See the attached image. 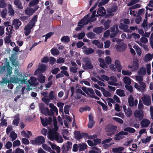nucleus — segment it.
I'll use <instances>...</instances> for the list:
<instances>
[{
  "mask_svg": "<svg viewBox=\"0 0 153 153\" xmlns=\"http://www.w3.org/2000/svg\"><path fill=\"white\" fill-rule=\"evenodd\" d=\"M95 13H96V11H94L92 13L91 17L90 18H89L90 16L89 14H88L85 16L82 20L78 22V26H83L84 25L88 24L90 22H91L95 21L96 19V18H95Z\"/></svg>",
  "mask_w": 153,
  "mask_h": 153,
  "instance_id": "7ed1b4c3",
  "label": "nucleus"
},
{
  "mask_svg": "<svg viewBox=\"0 0 153 153\" xmlns=\"http://www.w3.org/2000/svg\"><path fill=\"white\" fill-rule=\"evenodd\" d=\"M14 4L19 9H23V7L22 6V4L19 0H15L14 1Z\"/></svg>",
  "mask_w": 153,
  "mask_h": 153,
  "instance_id": "79ce46f5",
  "label": "nucleus"
},
{
  "mask_svg": "<svg viewBox=\"0 0 153 153\" xmlns=\"http://www.w3.org/2000/svg\"><path fill=\"white\" fill-rule=\"evenodd\" d=\"M21 134L22 136L27 138H29L32 135L31 132L28 131H27L26 132L24 131H21Z\"/></svg>",
  "mask_w": 153,
  "mask_h": 153,
  "instance_id": "c85d7f7f",
  "label": "nucleus"
},
{
  "mask_svg": "<svg viewBox=\"0 0 153 153\" xmlns=\"http://www.w3.org/2000/svg\"><path fill=\"white\" fill-rule=\"evenodd\" d=\"M153 58V54L148 53L145 56L144 60L146 62H147L152 60Z\"/></svg>",
  "mask_w": 153,
  "mask_h": 153,
  "instance_id": "7c9ffc66",
  "label": "nucleus"
},
{
  "mask_svg": "<svg viewBox=\"0 0 153 153\" xmlns=\"http://www.w3.org/2000/svg\"><path fill=\"white\" fill-rule=\"evenodd\" d=\"M143 103L145 105L149 106L151 104V100L150 96L147 94H144L141 97Z\"/></svg>",
  "mask_w": 153,
  "mask_h": 153,
  "instance_id": "0eeeda50",
  "label": "nucleus"
},
{
  "mask_svg": "<svg viewBox=\"0 0 153 153\" xmlns=\"http://www.w3.org/2000/svg\"><path fill=\"white\" fill-rule=\"evenodd\" d=\"M39 0H32L29 3L30 7H33L36 5L39 2Z\"/></svg>",
  "mask_w": 153,
  "mask_h": 153,
  "instance_id": "c03bdc74",
  "label": "nucleus"
},
{
  "mask_svg": "<svg viewBox=\"0 0 153 153\" xmlns=\"http://www.w3.org/2000/svg\"><path fill=\"white\" fill-rule=\"evenodd\" d=\"M116 128L117 127L116 126L108 125L106 127L105 130L107 132V135H110L114 133Z\"/></svg>",
  "mask_w": 153,
  "mask_h": 153,
  "instance_id": "9d476101",
  "label": "nucleus"
},
{
  "mask_svg": "<svg viewBox=\"0 0 153 153\" xmlns=\"http://www.w3.org/2000/svg\"><path fill=\"white\" fill-rule=\"evenodd\" d=\"M86 36L88 38L91 39H94L95 37V35L93 32H89L87 33Z\"/></svg>",
  "mask_w": 153,
  "mask_h": 153,
  "instance_id": "6e6d98bb",
  "label": "nucleus"
},
{
  "mask_svg": "<svg viewBox=\"0 0 153 153\" xmlns=\"http://www.w3.org/2000/svg\"><path fill=\"white\" fill-rule=\"evenodd\" d=\"M110 31L111 32H118V30L117 25H115L111 27L110 29Z\"/></svg>",
  "mask_w": 153,
  "mask_h": 153,
  "instance_id": "680f3d73",
  "label": "nucleus"
},
{
  "mask_svg": "<svg viewBox=\"0 0 153 153\" xmlns=\"http://www.w3.org/2000/svg\"><path fill=\"white\" fill-rule=\"evenodd\" d=\"M106 13L105 10L103 7H100L99 8L98 10L97 11V15H95V17L99 16H102Z\"/></svg>",
  "mask_w": 153,
  "mask_h": 153,
  "instance_id": "4be33fe9",
  "label": "nucleus"
},
{
  "mask_svg": "<svg viewBox=\"0 0 153 153\" xmlns=\"http://www.w3.org/2000/svg\"><path fill=\"white\" fill-rule=\"evenodd\" d=\"M22 24L21 22L18 19H15L12 22V25L16 30H18Z\"/></svg>",
  "mask_w": 153,
  "mask_h": 153,
  "instance_id": "4468645a",
  "label": "nucleus"
},
{
  "mask_svg": "<svg viewBox=\"0 0 153 153\" xmlns=\"http://www.w3.org/2000/svg\"><path fill=\"white\" fill-rule=\"evenodd\" d=\"M110 81L108 82V83L111 85H114V86H117L118 84L116 83L117 82L116 77L114 76H111L110 78Z\"/></svg>",
  "mask_w": 153,
  "mask_h": 153,
  "instance_id": "aec40b11",
  "label": "nucleus"
},
{
  "mask_svg": "<svg viewBox=\"0 0 153 153\" xmlns=\"http://www.w3.org/2000/svg\"><path fill=\"white\" fill-rule=\"evenodd\" d=\"M103 30V28L102 27H97L95 28L93 31L97 33H102Z\"/></svg>",
  "mask_w": 153,
  "mask_h": 153,
  "instance_id": "37998d69",
  "label": "nucleus"
},
{
  "mask_svg": "<svg viewBox=\"0 0 153 153\" xmlns=\"http://www.w3.org/2000/svg\"><path fill=\"white\" fill-rule=\"evenodd\" d=\"M134 116L140 119H142L143 117V114L142 111L137 110L134 113Z\"/></svg>",
  "mask_w": 153,
  "mask_h": 153,
  "instance_id": "5701e85b",
  "label": "nucleus"
},
{
  "mask_svg": "<svg viewBox=\"0 0 153 153\" xmlns=\"http://www.w3.org/2000/svg\"><path fill=\"white\" fill-rule=\"evenodd\" d=\"M41 112L45 115H53V112H50L49 110L47 108H44L42 107H40Z\"/></svg>",
  "mask_w": 153,
  "mask_h": 153,
  "instance_id": "a211bd4d",
  "label": "nucleus"
},
{
  "mask_svg": "<svg viewBox=\"0 0 153 153\" xmlns=\"http://www.w3.org/2000/svg\"><path fill=\"white\" fill-rule=\"evenodd\" d=\"M61 41L64 42H68L70 41L69 37L68 36H64L61 39Z\"/></svg>",
  "mask_w": 153,
  "mask_h": 153,
  "instance_id": "bf43d9fd",
  "label": "nucleus"
},
{
  "mask_svg": "<svg viewBox=\"0 0 153 153\" xmlns=\"http://www.w3.org/2000/svg\"><path fill=\"white\" fill-rule=\"evenodd\" d=\"M10 137L12 140H15L17 137V134L15 133L14 132L12 131L11 132L10 135Z\"/></svg>",
  "mask_w": 153,
  "mask_h": 153,
  "instance_id": "e2e57ef3",
  "label": "nucleus"
},
{
  "mask_svg": "<svg viewBox=\"0 0 153 153\" xmlns=\"http://www.w3.org/2000/svg\"><path fill=\"white\" fill-rule=\"evenodd\" d=\"M13 26L12 25L8 26L6 28V30L7 33V35H10L12 33V30L13 29Z\"/></svg>",
  "mask_w": 153,
  "mask_h": 153,
  "instance_id": "09e8293b",
  "label": "nucleus"
},
{
  "mask_svg": "<svg viewBox=\"0 0 153 153\" xmlns=\"http://www.w3.org/2000/svg\"><path fill=\"white\" fill-rule=\"evenodd\" d=\"M124 83L126 85H129L131 84V79L127 76H124L123 79Z\"/></svg>",
  "mask_w": 153,
  "mask_h": 153,
  "instance_id": "58836bf2",
  "label": "nucleus"
},
{
  "mask_svg": "<svg viewBox=\"0 0 153 153\" xmlns=\"http://www.w3.org/2000/svg\"><path fill=\"white\" fill-rule=\"evenodd\" d=\"M46 70V66L45 65L40 64L38 69L34 72V75H36L39 73H43Z\"/></svg>",
  "mask_w": 153,
  "mask_h": 153,
  "instance_id": "9b49d317",
  "label": "nucleus"
},
{
  "mask_svg": "<svg viewBox=\"0 0 153 153\" xmlns=\"http://www.w3.org/2000/svg\"><path fill=\"white\" fill-rule=\"evenodd\" d=\"M83 60L85 65V67L88 69H91L93 68V65L91 63L90 60L89 59L85 58H84Z\"/></svg>",
  "mask_w": 153,
  "mask_h": 153,
  "instance_id": "6ab92c4d",
  "label": "nucleus"
},
{
  "mask_svg": "<svg viewBox=\"0 0 153 153\" xmlns=\"http://www.w3.org/2000/svg\"><path fill=\"white\" fill-rule=\"evenodd\" d=\"M83 52L85 54L89 55L93 53L94 52V50L91 48H87L85 46H84L82 48Z\"/></svg>",
  "mask_w": 153,
  "mask_h": 153,
  "instance_id": "dca6fc26",
  "label": "nucleus"
},
{
  "mask_svg": "<svg viewBox=\"0 0 153 153\" xmlns=\"http://www.w3.org/2000/svg\"><path fill=\"white\" fill-rule=\"evenodd\" d=\"M151 140V136H147L146 139H143L141 140L142 142L143 143H146L150 141Z\"/></svg>",
  "mask_w": 153,
  "mask_h": 153,
  "instance_id": "69168bd1",
  "label": "nucleus"
},
{
  "mask_svg": "<svg viewBox=\"0 0 153 153\" xmlns=\"http://www.w3.org/2000/svg\"><path fill=\"white\" fill-rule=\"evenodd\" d=\"M87 145L84 143L80 144H79V151L84 150L86 149Z\"/></svg>",
  "mask_w": 153,
  "mask_h": 153,
  "instance_id": "de8ad7c7",
  "label": "nucleus"
},
{
  "mask_svg": "<svg viewBox=\"0 0 153 153\" xmlns=\"http://www.w3.org/2000/svg\"><path fill=\"white\" fill-rule=\"evenodd\" d=\"M76 92L77 94H79V97H77L76 99H79L80 98V95H85V94L80 89H77L76 90Z\"/></svg>",
  "mask_w": 153,
  "mask_h": 153,
  "instance_id": "5fc2aeb1",
  "label": "nucleus"
},
{
  "mask_svg": "<svg viewBox=\"0 0 153 153\" xmlns=\"http://www.w3.org/2000/svg\"><path fill=\"white\" fill-rule=\"evenodd\" d=\"M72 144L71 142L68 141L65 144L63 145L62 148V151L64 152H66L71 148Z\"/></svg>",
  "mask_w": 153,
  "mask_h": 153,
  "instance_id": "f8f14e48",
  "label": "nucleus"
},
{
  "mask_svg": "<svg viewBox=\"0 0 153 153\" xmlns=\"http://www.w3.org/2000/svg\"><path fill=\"white\" fill-rule=\"evenodd\" d=\"M7 59H4V61L6 62L5 65L3 66H0V74L2 73L5 71L6 68H7V72L8 75L10 76L12 74V68L10 65L9 63L7 61Z\"/></svg>",
  "mask_w": 153,
  "mask_h": 153,
  "instance_id": "39448f33",
  "label": "nucleus"
},
{
  "mask_svg": "<svg viewBox=\"0 0 153 153\" xmlns=\"http://www.w3.org/2000/svg\"><path fill=\"white\" fill-rule=\"evenodd\" d=\"M111 22V20H108L105 22L104 24V26L105 29H107L110 27V24Z\"/></svg>",
  "mask_w": 153,
  "mask_h": 153,
  "instance_id": "4d7b16f0",
  "label": "nucleus"
},
{
  "mask_svg": "<svg viewBox=\"0 0 153 153\" xmlns=\"http://www.w3.org/2000/svg\"><path fill=\"white\" fill-rule=\"evenodd\" d=\"M75 137L76 138L79 139L82 137V136L80 133L78 131H76L74 133Z\"/></svg>",
  "mask_w": 153,
  "mask_h": 153,
  "instance_id": "774afa93",
  "label": "nucleus"
},
{
  "mask_svg": "<svg viewBox=\"0 0 153 153\" xmlns=\"http://www.w3.org/2000/svg\"><path fill=\"white\" fill-rule=\"evenodd\" d=\"M138 62L139 60L137 59H134L132 62L131 65H128V68H131L132 71L137 70L139 67Z\"/></svg>",
  "mask_w": 153,
  "mask_h": 153,
  "instance_id": "6e6552de",
  "label": "nucleus"
},
{
  "mask_svg": "<svg viewBox=\"0 0 153 153\" xmlns=\"http://www.w3.org/2000/svg\"><path fill=\"white\" fill-rule=\"evenodd\" d=\"M14 75L10 80L7 78H3L2 81H0V85H3L4 84H7L8 83V86L10 89L13 88V86L11 82H16L23 84L24 82V77L22 74L18 71V69H16L14 72Z\"/></svg>",
  "mask_w": 153,
  "mask_h": 153,
  "instance_id": "f257e3e1",
  "label": "nucleus"
},
{
  "mask_svg": "<svg viewBox=\"0 0 153 153\" xmlns=\"http://www.w3.org/2000/svg\"><path fill=\"white\" fill-rule=\"evenodd\" d=\"M28 83L29 85H28L27 87H28V88H26V90H27L28 91H30L32 89L31 88H30V87L32 85L35 86L37 85L38 83L36 79L34 77H31L30 78V80H29Z\"/></svg>",
  "mask_w": 153,
  "mask_h": 153,
  "instance_id": "1a4fd4ad",
  "label": "nucleus"
},
{
  "mask_svg": "<svg viewBox=\"0 0 153 153\" xmlns=\"http://www.w3.org/2000/svg\"><path fill=\"white\" fill-rule=\"evenodd\" d=\"M93 119V118L92 115L91 114H89V122L88 125V126L89 128H92L94 123Z\"/></svg>",
  "mask_w": 153,
  "mask_h": 153,
  "instance_id": "c756f323",
  "label": "nucleus"
},
{
  "mask_svg": "<svg viewBox=\"0 0 153 153\" xmlns=\"http://www.w3.org/2000/svg\"><path fill=\"white\" fill-rule=\"evenodd\" d=\"M43 148L45 150L49 152L51 151V149L50 147L45 144H43L42 145Z\"/></svg>",
  "mask_w": 153,
  "mask_h": 153,
  "instance_id": "8fccbe9b",
  "label": "nucleus"
},
{
  "mask_svg": "<svg viewBox=\"0 0 153 153\" xmlns=\"http://www.w3.org/2000/svg\"><path fill=\"white\" fill-rule=\"evenodd\" d=\"M115 47L118 51L123 52L126 48V45L124 43H119L116 45Z\"/></svg>",
  "mask_w": 153,
  "mask_h": 153,
  "instance_id": "ddd939ff",
  "label": "nucleus"
},
{
  "mask_svg": "<svg viewBox=\"0 0 153 153\" xmlns=\"http://www.w3.org/2000/svg\"><path fill=\"white\" fill-rule=\"evenodd\" d=\"M49 98L51 100H55L56 98V96L53 91H51L49 94Z\"/></svg>",
  "mask_w": 153,
  "mask_h": 153,
  "instance_id": "f704fd0d",
  "label": "nucleus"
},
{
  "mask_svg": "<svg viewBox=\"0 0 153 153\" xmlns=\"http://www.w3.org/2000/svg\"><path fill=\"white\" fill-rule=\"evenodd\" d=\"M39 8L38 6H36L34 9L31 8H27L25 10V12L26 14L29 16L32 15Z\"/></svg>",
  "mask_w": 153,
  "mask_h": 153,
  "instance_id": "2eb2a0df",
  "label": "nucleus"
},
{
  "mask_svg": "<svg viewBox=\"0 0 153 153\" xmlns=\"http://www.w3.org/2000/svg\"><path fill=\"white\" fill-rule=\"evenodd\" d=\"M8 7H9V15L10 16H13L14 14V11L13 9L12 8V6L11 4L8 5Z\"/></svg>",
  "mask_w": 153,
  "mask_h": 153,
  "instance_id": "052dcab7",
  "label": "nucleus"
},
{
  "mask_svg": "<svg viewBox=\"0 0 153 153\" xmlns=\"http://www.w3.org/2000/svg\"><path fill=\"white\" fill-rule=\"evenodd\" d=\"M49 107L51 108V111H53L54 112L56 113V114L57 115L58 114V110L56 107L54 106V105L52 103H51L49 104Z\"/></svg>",
  "mask_w": 153,
  "mask_h": 153,
  "instance_id": "72a5a7b5",
  "label": "nucleus"
},
{
  "mask_svg": "<svg viewBox=\"0 0 153 153\" xmlns=\"http://www.w3.org/2000/svg\"><path fill=\"white\" fill-rule=\"evenodd\" d=\"M45 142L44 138L42 136L37 137L34 140L30 141V143L33 145H40L42 144Z\"/></svg>",
  "mask_w": 153,
  "mask_h": 153,
  "instance_id": "423d86ee",
  "label": "nucleus"
},
{
  "mask_svg": "<svg viewBox=\"0 0 153 153\" xmlns=\"http://www.w3.org/2000/svg\"><path fill=\"white\" fill-rule=\"evenodd\" d=\"M101 89L103 94L104 96L107 97L111 96V94L110 92L108 91H106L103 88H101Z\"/></svg>",
  "mask_w": 153,
  "mask_h": 153,
  "instance_id": "4c0bfd02",
  "label": "nucleus"
},
{
  "mask_svg": "<svg viewBox=\"0 0 153 153\" xmlns=\"http://www.w3.org/2000/svg\"><path fill=\"white\" fill-rule=\"evenodd\" d=\"M97 77L99 79L101 80H103V79L107 81L109 80V78L107 76L105 75L101 76V77L99 76H97Z\"/></svg>",
  "mask_w": 153,
  "mask_h": 153,
  "instance_id": "13d9d810",
  "label": "nucleus"
},
{
  "mask_svg": "<svg viewBox=\"0 0 153 153\" xmlns=\"http://www.w3.org/2000/svg\"><path fill=\"white\" fill-rule=\"evenodd\" d=\"M92 43L96 46L98 48H102L103 47V44L102 42L99 41L98 40H94Z\"/></svg>",
  "mask_w": 153,
  "mask_h": 153,
  "instance_id": "bb28decb",
  "label": "nucleus"
},
{
  "mask_svg": "<svg viewBox=\"0 0 153 153\" xmlns=\"http://www.w3.org/2000/svg\"><path fill=\"white\" fill-rule=\"evenodd\" d=\"M150 121L148 119H144L141 122L140 124L142 128L147 127L150 124Z\"/></svg>",
  "mask_w": 153,
  "mask_h": 153,
  "instance_id": "b1692460",
  "label": "nucleus"
},
{
  "mask_svg": "<svg viewBox=\"0 0 153 153\" xmlns=\"http://www.w3.org/2000/svg\"><path fill=\"white\" fill-rule=\"evenodd\" d=\"M123 108L124 109V111L125 112V114L128 117H130L132 114V111L131 108H128L126 111V110L125 106H123Z\"/></svg>",
  "mask_w": 153,
  "mask_h": 153,
  "instance_id": "2f4dec72",
  "label": "nucleus"
},
{
  "mask_svg": "<svg viewBox=\"0 0 153 153\" xmlns=\"http://www.w3.org/2000/svg\"><path fill=\"white\" fill-rule=\"evenodd\" d=\"M128 134L126 132L121 131L116 134L114 139L116 140H118L122 139L124 137V135H126Z\"/></svg>",
  "mask_w": 153,
  "mask_h": 153,
  "instance_id": "412c9836",
  "label": "nucleus"
},
{
  "mask_svg": "<svg viewBox=\"0 0 153 153\" xmlns=\"http://www.w3.org/2000/svg\"><path fill=\"white\" fill-rule=\"evenodd\" d=\"M98 61L100 62V65L101 68H105L107 67V66L103 59L101 58H99L98 59Z\"/></svg>",
  "mask_w": 153,
  "mask_h": 153,
  "instance_id": "473e14b6",
  "label": "nucleus"
},
{
  "mask_svg": "<svg viewBox=\"0 0 153 153\" xmlns=\"http://www.w3.org/2000/svg\"><path fill=\"white\" fill-rule=\"evenodd\" d=\"M128 26L124 25L122 23H120L119 25V28L122 30H123L125 32L128 33H131V30L128 29Z\"/></svg>",
  "mask_w": 153,
  "mask_h": 153,
  "instance_id": "a878e982",
  "label": "nucleus"
},
{
  "mask_svg": "<svg viewBox=\"0 0 153 153\" xmlns=\"http://www.w3.org/2000/svg\"><path fill=\"white\" fill-rule=\"evenodd\" d=\"M115 64L118 71L119 72H120L121 71L122 68L120 62L119 60H116L115 61Z\"/></svg>",
  "mask_w": 153,
  "mask_h": 153,
  "instance_id": "c9c22d12",
  "label": "nucleus"
},
{
  "mask_svg": "<svg viewBox=\"0 0 153 153\" xmlns=\"http://www.w3.org/2000/svg\"><path fill=\"white\" fill-rule=\"evenodd\" d=\"M37 20V16L36 15L35 16L29 24L25 27L24 33L26 36H28L30 33L31 30L34 26Z\"/></svg>",
  "mask_w": 153,
  "mask_h": 153,
  "instance_id": "20e7f679",
  "label": "nucleus"
},
{
  "mask_svg": "<svg viewBox=\"0 0 153 153\" xmlns=\"http://www.w3.org/2000/svg\"><path fill=\"white\" fill-rule=\"evenodd\" d=\"M124 149V147H119L118 148H113L112 150L114 152H117L123 151Z\"/></svg>",
  "mask_w": 153,
  "mask_h": 153,
  "instance_id": "3c124183",
  "label": "nucleus"
},
{
  "mask_svg": "<svg viewBox=\"0 0 153 153\" xmlns=\"http://www.w3.org/2000/svg\"><path fill=\"white\" fill-rule=\"evenodd\" d=\"M14 120L13 122V124L16 126L18 125L19 121V118L18 115H16L14 117Z\"/></svg>",
  "mask_w": 153,
  "mask_h": 153,
  "instance_id": "e433bc0d",
  "label": "nucleus"
},
{
  "mask_svg": "<svg viewBox=\"0 0 153 153\" xmlns=\"http://www.w3.org/2000/svg\"><path fill=\"white\" fill-rule=\"evenodd\" d=\"M124 131L125 132H128L130 133H133L135 131V130L134 128L130 127H127L125 128Z\"/></svg>",
  "mask_w": 153,
  "mask_h": 153,
  "instance_id": "a19ab883",
  "label": "nucleus"
},
{
  "mask_svg": "<svg viewBox=\"0 0 153 153\" xmlns=\"http://www.w3.org/2000/svg\"><path fill=\"white\" fill-rule=\"evenodd\" d=\"M100 152V150L96 147L92 148L91 150L89 152V153H99Z\"/></svg>",
  "mask_w": 153,
  "mask_h": 153,
  "instance_id": "49530a36",
  "label": "nucleus"
},
{
  "mask_svg": "<svg viewBox=\"0 0 153 153\" xmlns=\"http://www.w3.org/2000/svg\"><path fill=\"white\" fill-rule=\"evenodd\" d=\"M40 118L42 123L44 126H46L48 124H50L52 121V118L51 117H49L48 119H42L41 117Z\"/></svg>",
  "mask_w": 153,
  "mask_h": 153,
  "instance_id": "f3484780",
  "label": "nucleus"
},
{
  "mask_svg": "<svg viewBox=\"0 0 153 153\" xmlns=\"http://www.w3.org/2000/svg\"><path fill=\"white\" fill-rule=\"evenodd\" d=\"M116 94L120 97H124L125 94L123 90L117 89L116 90Z\"/></svg>",
  "mask_w": 153,
  "mask_h": 153,
  "instance_id": "a18cd8bd",
  "label": "nucleus"
},
{
  "mask_svg": "<svg viewBox=\"0 0 153 153\" xmlns=\"http://www.w3.org/2000/svg\"><path fill=\"white\" fill-rule=\"evenodd\" d=\"M54 128L52 130L50 129L48 133V137L51 140L53 141L55 140L59 143H62L63 141L62 137L57 132L58 129L57 126L56 118L53 117Z\"/></svg>",
  "mask_w": 153,
  "mask_h": 153,
  "instance_id": "f03ea898",
  "label": "nucleus"
},
{
  "mask_svg": "<svg viewBox=\"0 0 153 153\" xmlns=\"http://www.w3.org/2000/svg\"><path fill=\"white\" fill-rule=\"evenodd\" d=\"M64 104L63 103L61 102H59L57 103V106L59 108V111L63 112V108Z\"/></svg>",
  "mask_w": 153,
  "mask_h": 153,
  "instance_id": "864d4df0",
  "label": "nucleus"
},
{
  "mask_svg": "<svg viewBox=\"0 0 153 153\" xmlns=\"http://www.w3.org/2000/svg\"><path fill=\"white\" fill-rule=\"evenodd\" d=\"M128 102L130 106H132L134 105H136L137 104L138 101L137 100L134 101L133 98L131 96H130L128 98Z\"/></svg>",
  "mask_w": 153,
  "mask_h": 153,
  "instance_id": "393cba45",
  "label": "nucleus"
},
{
  "mask_svg": "<svg viewBox=\"0 0 153 153\" xmlns=\"http://www.w3.org/2000/svg\"><path fill=\"white\" fill-rule=\"evenodd\" d=\"M51 53L53 55H57L59 54V52L57 49H52L51 50Z\"/></svg>",
  "mask_w": 153,
  "mask_h": 153,
  "instance_id": "338daca9",
  "label": "nucleus"
},
{
  "mask_svg": "<svg viewBox=\"0 0 153 153\" xmlns=\"http://www.w3.org/2000/svg\"><path fill=\"white\" fill-rule=\"evenodd\" d=\"M20 84L19 85V86H18L16 88V91L15 92V93H17V92H18L20 90V89L21 88H22L21 90V93H22V94H23V92L25 90V89L26 88H25V87L24 86H23L21 85H22L23 84H25V81L24 80V82L23 83V84H20V82H19V83Z\"/></svg>",
  "mask_w": 153,
  "mask_h": 153,
  "instance_id": "cd10ccee",
  "label": "nucleus"
},
{
  "mask_svg": "<svg viewBox=\"0 0 153 153\" xmlns=\"http://www.w3.org/2000/svg\"><path fill=\"white\" fill-rule=\"evenodd\" d=\"M140 85V91L143 92L145 91L146 85L143 82L139 83Z\"/></svg>",
  "mask_w": 153,
  "mask_h": 153,
  "instance_id": "ea45409f",
  "label": "nucleus"
},
{
  "mask_svg": "<svg viewBox=\"0 0 153 153\" xmlns=\"http://www.w3.org/2000/svg\"><path fill=\"white\" fill-rule=\"evenodd\" d=\"M39 81L41 83H43L45 81V77L42 75H40L39 78Z\"/></svg>",
  "mask_w": 153,
  "mask_h": 153,
  "instance_id": "0e129e2a",
  "label": "nucleus"
},
{
  "mask_svg": "<svg viewBox=\"0 0 153 153\" xmlns=\"http://www.w3.org/2000/svg\"><path fill=\"white\" fill-rule=\"evenodd\" d=\"M146 73V69L144 68H140L138 72L139 74L143 75L145 74Z\"/></svg>",
  "mask_w": 153,
  "mask_h": 153,
  "instance_id": "603ef678",
  "label": "nucleus"
}]
</instances>
